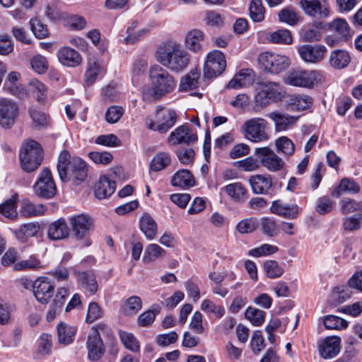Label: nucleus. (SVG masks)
Listing matches in <instances>:
<instances>
[{
    "instance_id": "obj_1",
    "label": "nucleus",
    "mask_w": 362,
    "mask_h": 362,
    "mask_svg": "<svg viewBox=\"0 0 362 362\" xmlns=\"http://www.w3.org/2000/svg\"><path fill=\"white\" fill-rule=\"evenodd\" d=\"M149 77L151 87L144 92V97L147 100H156L160 99L173 92L176 86L173 76L159 65H154L151 67Z\"/></svg>"
},
{
    "instance_id": "obj_2",
    "label": "nucleus",
    "mask_w": 362,
    "mask_h": 362,
    "mask_svg": "<svg viewBox=\"0 0 362 362\" xmlns=\"http://www.w3.org/2000/svg\"><path fill=\"white\" fill-rule=\"evenodd\" d=\"M157 54L158 61L174 72L184 70L190 62L189 54L175 42L168 43L160 48Z\"/></svg>"
},
{
    "instance_id": "obj_3",
    "label": "nucleus",
    "mask_w": 362,
    "mask_h": 362,
    "mask_svg": "<svg viewBox=\"0 0 362 362\" xmlns=\"http://www.w3.org/2000/svg\"><path fill=\"white\" fill-rule=\"evenodd\" d=\"M19 156L23 170L30 173L41 165L43 159L42 148L35 141L29 140L23 144Z\"/></svg>"
},
{
    "instance_id": "obj_4",
    "label": "nucleus",
    "mask_w": 362,
    "mask_h": 362,
    "mask_svg": "<svg viewBox=\"0 0 362 362\" xmlns=\"http://www.w3.org/2000/svg\"><path fill=\"white\" fill-rule=\"evenodd\" d=\"M322 75L318 71L296 69L286 74L284 81L293 86L310 88L320 81Z\"/></svg>"
},
{
    "instance_id": "obj_5",
    "label": "nucleus",
    "mask_w": 362,
    "mask_h": 362,
    "mask_svg": "<svg viewBox=\"0 0 362 362\" xmlns=\"http://www.w3.org/2000/svg\"><path fill=\"white\" fill-rule=\"evenodd\" d=\"M176 117L173 110L158 107L156 112L155 121L148 118L145 124L148 129L165 134L174 126Z\"/></svg>"
},
{
    "instance_id": "obj_6",
    "label": "nucleus",
    "mask_w": 362,
    "mask_h": 362,
    "mask_svg": "<svg viewBox=\"0 0 362 362\" xmlns=\"http://www.w3.org/2000/svg\"><path fill=\"white\" fill-rule=\"evenodd\" d=\"M258 62L263 71L271 74L284 71L290 65V60L286 55L269 52L260 54Z\"/></svg>"
},
{
    "instance_id": "obj_7",
    "label": "nucleus",
    "mask_w": 362,
    "mask_h": 362,
    "mask_svg": "<svg viewBox=\"0 0 362 362\" xmlns=\"http://www.w3.org/2000/svg\"><path fill=\"white\" fill-rule=\"evenodd\" d=\"M268 122L263 118L255 117L245 122L243 124L245 137L252 142H262L269 139V134L267 132Z\"/></svg>"
},
{
    "instance_id": "obj_8",
    "label": "nucleus",
    "mask_w": 362,
    "mask_h": 362,
    "mask_svg": "<svg viewBox=\"0 0 362 362\" xmlns=\"http://www.w3.org/2000/svg\"><path fill=\"white\" fill-rule=\"evenodd\" d=\"M74 238L83 241V246H89L91 241L89 238V231L92 226L90 218L84 214H80L69 218Z\"/></svg>"
},
{
    "instance_id": "obj_9",
    "label": "nucleus",
    "mask_w": 362,
    "mask_h": 362,
    "mask_svg": "<svg viewBox=\"0 0 362 362\" xmlns=\"http://www.w3.org/2000/svg\"><path fill=\"white\" fill-rule=\"evenodd\" d=\"M226 67L225 55L219 50H213L207 55L204 66V76L214 78L220 76Z\"/></svg>"
},
{
    "instance_id": "obj_10",
    "label": "nucleus",
    "mask_w": 362,
    "mask_h": 362,
    "mask_svg": "<svg viewBox=\"0 0 362 362\" xmlns=\"http://www.w3.org/2000/svg\"><path fill=\"white\" fill-rule=\"evenodd\" d=\"M33 191L37 197L45 199L52 198L55 195L56 185L51 171L48 168H44L40 173L37 182L33 185Z\"/></svg>"
},
{
    "instance_id": "obj_11",
    "label": "nucleus",
    "mask_w": 362,
    "mask_h": 362,
    "mask_svg": "<svg viewBox=\"0 0 362 362\" xmlns=\"http://www.w3.org/2000/svg\"><path fill=\"white\" fill-rule=\"evenodd\" d=\"M254 153L261 164L271 172L279 171L284 165V160L269 147L257 148Z\"/></svg>"
},
{
    "instance_id": "obj_12",
    "label": "nucleus",
    "mask_w": 362,
    "mask_h": 362,
    "mask_svg": "<svg viewBox=\"0 0 362 362\" xmlns=\"http://www.w3.org/2000/svg\"><path fill=\"white\" fill-rule=\"evenodd\" d=\"M18 115V107L13 100L0 98V125L9 128L14 123Z\"/></svg>"
},
{
    "instance_id": "obj_13",
    "label": "nucleus",
    "mask_w": 362,
    "mask_h": 362,
    "mask_svg": "<svg viewBox=\"0 0 362 362\" xmlns=\"http://www.w3.org/2000/svg\"><path fill=\"white\" fill-rule=\"evenodd\" d=\"M86 348L90 361H99L104 355L105 348L98 329L93 328L92 332L88 335Z\"/></svg>"
},
{
    "instance_id": "obj_14",
    "label": "nucleus",
    "mask_w": 362,
    "mask_h": 362,
    "mask_svg": "<svg viewBox=\"0 0 362 362\" xmlns=\"http://www.w3.org/2000/svg\"><path fill=\"white\" fill-rule=\"evenodd\" d=\"M54 284L48 278L41 276L34 281L33 295L42 304H47L53 296Z\"/></svg>"
},
{
    "instance_id": "obj_15",
    "label": "nucleus",
    "mask_w": 362,
    "mask_h": 362,
    "mask_svg": "<svg viewBox=\"0 0 362 362\" xmlns=\"http://www.w3.org/2000/svg\"><path fill=\"white\" fill-rule=\"evenodd\" d=\"M197 140V136L193 132L189 124H185L177 127L170 134L168 138V142L174 146L180 144L189 145L194 144Z\"/></svg>"
},
{
    "instance_id": "obj_16",
    "label": "nucleus",
    "mask_w": 362,
    "mask_h": 362,
    "mask_svg": "<svg viewBox=\"0 0 362 362\" xmlns=\"http://www.w3.org/2000/svg\"><path fill=\"white\" fill-rule=\"evenodd\" d=\"M298 52L303 61L316 64L324 59L327 48L322 45H304L298 48Z\"/></svg>"
},
{
    "instance_id": "obj_17",
    "label": "nucleus",
    "mask_w": 362,
    "mask_h": 362,
    "mask_svg": "<svg viewBox=\"0 0 362 362\" xmlns=\"http://www.w3.org/2000/svg\"><path fill=\"white\" fill-rule=\"evenodd\" d=\"M341 339L337 336L327 337L318 343V351L325 359L337 356L340 351Z\"/></svg>"
},
{
    "instance_id": "obj_18",
    "label": "nucleus",
    "mask_w": 362,
    "mask_h": 362,
    "mask_svg": "<svg viewBox=\"0 0 362 362\" xmlns=\"http://www.w3.org/2000/svg\"><path fill=\"white\" fill-rule=\"evenodd\" d=\"M78 286L88 295H94L98 290V283L93 271H84L76 272Z\"/></svg>"
},
{
    "instance_id": "obj_19",
    "label": "nucleus",
    "mask_w": 362,
    "mask_h": 362,
    "mask_svg": "<svg viewBox=\"0 0 362 362\" xmlns=\"http://www.w3.org/2000/svg\"><path fill=\"white\" fill-rule=\"evenodd\" d=\"M249 183L253 193L257 194H269L273 188V180L270 175H255L249 178Z\"/></svg>"
},
{
    "instance_id": "obj_20",
    "label": "nucleus",
    "mask_w": 362,
    "mask_h": 362,
    "mask_svg": "<svg viewBox=\"0 0 362 362\" xmlns=\"http://www.w3.org/2000/svg\"><path fill=\"white\" fill-rule=\"evenodd\" d=\"M299 4L304 13L309 16H319L320 18H327L329 16L330 11L328 6L322 4L319 0H301Z\"/></svg>"
},
{
    "instance_id": "obj_21",
    "label": "nucleus",
    "mask_w": 362,
    "mask_h": 362,
    "mask_svg": "<svg viewBox=\"0 0 362 362\" xmlns=\"http://www.w3.org/2000/svg\"><path fill=\"white\" fill-rule=\"evenodd\" d=\"M255 80V74L251 69H241L228 82L227 87L232 89H238L252 85Z\"/></svg>"
},
{
    "instance_id": "obj_22",
    "label": "nucleus",
    "mask_w": 362,
    "mask_h": 362,
    "mask_svg": "<svg viewBox=\"0 0 362 362\" xmlns=\"http://www.w3.org/2000/svg\"><path fill=\"white\" fill-rule=\"evenodd\" d=\"M274 123L276 132L286 131L298 119V117L289 115L279 111H274L267 115Z\"/></svg>"
},
{
    "instance_id": "obj_23",
    "label": "nucleus",
    "mask_w": 362,
    "mask_h": 362,
    "mask_svg": "<svg viewBox=\"0 0 362 362\" xmlns=\"http://www.w3.org/2000/svg\"><path fill=\"white\" fill-rule=\"evenodd\" d=\"M57 55L59 62L66 66L76 67L81 64L82 62L81 54L76 50L69 47L60 48Z\"/></svg>"
},
{
    "instance_id": "obj_24",
    "label": "nucleus",
    "mask_w": 362,
    "mask_h": 362,
    "mask_svg": "<svg viewBox=\"0 0 362 362\" xmlns=\"http://www.w3.org/2000/svg\"><path fill=\"white\" fill-rule=\"evenodd\" d=\"M325 30H329L340 38L347 41L351 37L350 27L344 18H337L332 22L325 23Z\"/></svg>"
},
{
    "instance_id": "obj_25",
    "label": "nucleus",
    "mask_w": 362,
    "mask_h": 362,
    "mask_svg": "<svg viewBox=\"0 0 362 362\" xmlns=\"http://www.w3.org/2000/svg\"><path fill=\"white\" fill-rule=\"evenodd\" d=\"M351 62V56L345 49H335L330 52L328 58L329 65L334 69H343L348 66Z\"/></svg>"
},
{
    "instance_id": "obj_26",
    "label": "nucleus",
    "mask_w": 362,
    "mask_h": 362,
    "mask_svg": "<svg viewBox=\"0 0 362 362\" xmlns=\"http://www.w3.org/2000/svg\"><path fill=\"white\" fill-rule=\"evenodd\" d=\"M116 183L106 175H103L95 185V195L98 199H103L111 196L115 191Z\"/></svg>"
},
{
    "instance_id": "obj_27",
    "label": "nucleus",
    "mask_w": 362,
    "mask_h": 362,
    "mask_svg": "<svg viewBox=\"0 0 362 362\" xmlns=\"http://www.w3.org/2000/svg\"><path fill=\"white\" fill-rule=\"evenodd\" d=\"M67 178L73 179L74 180L82 182L87 176V167L81 159L78 158H74L71 162L69 163V166L67 168Z\"/></svg>"
},
{
    "instance_id": "obj_28",
    "label": "nucleus",
    "mask_w": 362,
    "mask_h": 362,
    "mask_svg": "<svg viewBox=\"0 0 362 362\" xmlns=\"http://www.w3.org/2000/svg\"><path fill=\"white\" fill-rule=\"evenodd\" d=\"M233 201L235 202H243L247 197V189L239 182L227 185L221 189Z\"/></svg>"
},
{
    "instance_id": "obj_29",
    "label": "nucleus",
    "mask_w": 362,
    "mask_h": 362,
    "mask_svg": "<svg viewBox=\"0 0 362 362\" xmlns=\"http://www.w3.org/2000/svg\"><path fill=\"white\" fill-rule=\"evenodd\" d=\"M324 30H325V23L315 21L303 29L302 33L303 40L308 42L319 41Z\"/></svg>"
},
{
    "instance_id": "obj_30",
    "label": "nucleus",
    "mask_w": 362,
    "mask_h": 362,
    "mask_svg": "<svg viewBox=\"0 0 362 362\" xmlns=\"http://www.w3.org/2000/svg\"><path fill=\"white\" fill-rule=\"evenodd\" d=\"M105 68L103 64L95 59H90L88 62L87 69L84 74V83L90 86L95 83L98 77L105 73Z\"/></svg>"
},
{
    "instance_id": "obj_31",
    "label": "nucleus",
    "mask_w": 362,
    "mask_h": 362,
    "mask_svg": "<svg viewBox=\"0 0 362 362\" xmlns=\"http://www.w3.org/2000/svg\"><path fill=\"white\" fill-rule=\"evenodd\" d=\"M69 230L64 219L59 218L52 223L48 228V237L53 240H59L69 236Z\"/></svg>"
},
{
    "instance_id": "obj_32",
    "label": "nucleus",
    "mask_w": 362,
    "mask_h": 362,
    "mask_svg": "<svg viewBox=\"0 0 362 362\" xmlns=\"http://www.w3.org/2000/svg\"><path fill=\"white\" fill-rule=\"evenodd\" d=\"M270 210L273 214L291 219L296 218L298 214L296 205L290 206L280 200L273 202Z\"/></svg>"
},
{
    "instance_id": "obj_33",
    "label": "nucleus",
    "mask_w": 362,
    "mask_h": 362,
    "mask_svg": "<svg viewBox=\"0 0 362 362\" xmlns=\"http://www.w3.org/2000/svg\"><path fill=\"white\" fill-rule=\"evenodd\" d=\"M69 295L68 290L64 287L59 288L54 298L52 303L47 313V319L51 321L54 319L56 314L59 312L64 305Z\"/></svg>"
},
{
    "instance_id": "obj_34",
    "label": "nucleus",
    "mask_w": 362,
    "mask_h": 362,
    "mask_svg": "<svg viewBox=\"0 0 362 362\" xmlns=\"http://www.w3.org/2000/svg\"><path fill=\"white\" fill-rule=\"evenodd\" d=\"M204 39V34L198 29L189 31L185 36V47L194 52H197L202 49V43Z\"/></svg>"
},
{
    "instance_id": "obj_35",
    "label": "nucleus",
    "mask_w": 362,
    "mask_h": 362,
    "mask_svg": "<svg viewBox=\"0 0 362 362\" xmlns=\"http://www.w3.org/2000/svg\"><path fill=\"white\" fill-rule=\"evenodd\" d=\"M361 189L360 185L353 179L344 177L339 185L332 191V196L339 197L342 194H356Z\"/></svg>"
},
{
    "instance_id": "obj_36",
    "label": "nucleus",
    "mask_w": 362,
    "mask_h": 362,
    "mask_svg": "<svg viewBox=\"0 0 362 362\" xmlns=\"http://www.w3.org/2000/svg\"><path fill=\"white\" fill-rule=\"evenodd\" d=\"M200 71L195 69L191 70L180 80L179 90L180 91H189L196 89L199 86Z\"/></svg>"
},
{
    "instance_id": "obj_37",
    "label": "nucleus",
    "mask_w": 362,
    "mask_h": 362,
    "mask_svg": "<svg viewBox=\"0 0 362 362\" xmlns=\"http://www.w3.org/2000/svg\"><path fill=\"white\" fill-rule=\"evenodd\" d=\"M46 207L42 204H34L28 199H23L20 209V215L25 218L41 216L45 214Z\"/></svg>"
},
{
    "instance_id": "obj_38",
    "label": "nucleus",
    "mask_w": 362,
    "mask_h": 362,
    "mask_svg": "<svg viewBox=\"0 0 362 362\" xmlns=\"http://www.w3.org/2000/svg\"><path fill=\"white\" fill-rule=\"evenodd\" d=\"M139 226L141 230L148 240H152L156 237L158 226L154 219L148 214H144L141 216Z\"/></svg>"
},
{
    "instance_id": "obj_39",
    "label": "nucleus",
    "mask_w": 362,
    "mask_h": 362,
    "mask_svg": "<svg viewBox=\"0 0 362 362\" xmlns=\"http://www.w3.org/2000/svg\"><path fill=\"white\" fill-rule=\"evenodd\" d=\"M313 103V98L308 95H291L288 98V105L292 110L303 111L309 108Z\"/></svg>"
},
{
    "instance_id": "obj_40",
    "label": "nucleus",
    "mask_w": 362,
    "mask_h": 362,
    "mask_svg": "<svg viewBox=\"0 0 362 362\" xmlns=\"http://www.w3.org/2000/svg\"><path fill=\"white\" fill-rule=\"evenodd\" d=\"M40 230V225L37 223H28L23 224L15 231L16 238L21 243H25L30 237L36 236Z\"/></svg>"
},
{
    "instance_id": "obj_41",
    "label": "nucleus",
    "mask_w": 362,
    "mask_h": 362,
    "mask_svg": "<svg viewBox=\"0 0 362 362\" xmlns=\"http://www.w3.org/2000/svg\"><path fill=\"white\" fill-rule=\"evenodd\" d=\"M170 182L174 187L186 188L194 186L195 181L188 170H180L173 176Z\"/></svg>"
},
{
    "instance_id": "obj_42",
    "label": "nucleus",
    "mask_w": 362,
    "mask_h": 362,
    "mask_svg": "<svg viewBox=\"0 0 362 362\" xmlns=\"http://www.w3.org/2000/svg\"><path fill=\"white\" fill-rule=\"evenodd\" d=\"M266 39L273 44L291 45L293 42L291 33L287 29H279L268 33Z\"/></svg>"
},
{
    "instance_id": "obj_43",
    "label": "nucleus",
    "mask_w": 362,
    "mask_h": 362,
    "mask_svg": "<svg viewBox=\"0 0 362 362\" xmlns=\"http://www.w3.org/2000/svg\"><path fill=\"white\" fill-rule=\"evenodd\" d=\"M260 86L272 101L281 100L284 95L283 87L278 83L267 81L261 83Z\"/></svg>"
},
{
    "instance_id": "obj_44",
    "label": "nucleus",
    "mask_w": 362,
    "mask_h": 362,
    "mask_svg": "<svg viewBox=\"0 0 362 362\" xmlns=\"http://www.w3.org/2000/svg\"><path fill=\"white\" fill-rule=\"evenodd\" d=\"M279 21L291 26H295L300 21L299 13L292 6H287L281 9L278 13Z\"/></svg>"
},
{
    "instance_id": "obj_45",
    "label": "nucleus",
    "mask_w": 362,
    "mask_h": 362,
    "mask_svg": "<svg viewBox=\"0 0 362 362\" xmlns=\"http://www.w3.org/2000/svg\"><path fill=\"white\" fill-rule=\"evenodd\" d=\"M29 115L32 119L33 127L37 129L46 128L49 124V117L42 111L31 107L29 110Z\"/></svg>"
},
{
    "instance_id": "obj_46",
    "label": "nucleus",
    "mask_w": 362,
    "mask_h": 362,
    "mask_svg": "<svg viewBox=\"0 0 362 362\" xmlns=\"http://www.w3.org/2000/svg\"><path fill=\"white\" fill-rule=\"evenodd\" d=\"M57 333L59 342L67 345L74 341L76 328L62 322L57 326Z\"/></svg>"
},
{
    "instance_id": "obj_47",
    "label": "nucleus",
    "mask_w": 362,
    "mask_h": 362,
    "mask_svg": "<svg viewBox=\"0 0 362 362\" xmlns=\"http://www.w3.org/2000/svg\"><path fill=\"white\" fill-rule=\"evenodd\" d=\"M31 92L35 95L36 100L42 104H45L47 99V88L41 81L34 79L29 83Z\"/></svg>"
},
{
    "instance_id": "obj_48",
    "label": "nucleus",
    "mask_w": 362,
    "mask_h": 362,
    "mask_svg": "<svg viewBox=\"0 0 362 362\" xmlns=\"http://www.w3.org/2000/svg\"><path fill=\"white\" fill-rule=\"evenodd\" d=\"M43 268L41 261L34 256L21 260L13 265V269L16 271L40 270Z\"/></svg>"
},
{
    "instance_id": "obj_49",
    "label": "nucleus",
    "mask_w": 362,
    "mask_h": 362,
    "mask_svg": "<svg viewBox=\"0 0 362 362\" xmlns=\"http://www.w3.org/2000/svg\"><path fill=\"white\" fill-rule=\"evenodd\" d=\"M171 163V157L169 153L160 152L156 154L150 163V169L153 171H160Z\"/></svg>"
},
{
    "instance_id": "obj_50",
    "label": "nucleus",
    "mask_w": 362,
    "mask_h": 362,
    "mask_svg": "<svg viewBox=\"0 0 362 362\" xmlns=\"http://www.w3.org/2000/svg\"><path fill=\"white\" fill-rule=\"evenodd\" d=\"M165 253V250L158 245L150 244L145 249L143 262L146 264L152 262L158 258L164 257Z\"/></svg>"
},
{
    "instance_id": "obj_51",
    "label": "nucleus",
    "mask_w": 362,
    "mask_h": 362,
    "mask_svg": "<svg viewBox=\"0 0 362 362\" xmlns=\"http://www.w3.org/2000/svg\"><path fill=\"white\" fill-rule=\"evenodd\" d=\"M142 308V300L137 296L128 298L122 305V310L126 315H134Z\"/></svg>"
},
{
    "instance_id": "obj_52",
    "label": "nucleus",
    "mask_w": 362,
    "mask_h": 362,
    "mask_svg": "<svg viewBox=\"0 0 362 362\" xmlns=\"http://www.w3.org/2000/svg\"><path fill=\"white\" fill-rule=\"evenodd\" d=\"M263 268L266 275L269 279H276L282 276L284 269L275 260H267L263 264Z\"/></svg>"
},
{
    "instance_id": "obj_53",
    "label": "nucleus",
    "mask_w": 362,
    "mask_h": 362,
    "mask_svg": "<svg viewBox=\"0 0 362 362\" xmlns=\"http://www.w3.org/2000/svg\"><path fill=\"white\" fill-rule=\"evenodd\" d=\"M250 16L255 22H261L264 18L265 9L262 0H252L250 8Z\"/></svg>"
},
{
    "instance_id": "obj_54",
    "label": "nucleus",
    "mask_w": 362,
    "mask_h": 362,
    "mask_svg": "<svg viewBox=\"0 0 362 362\" xmlns=\"http://www.w3.org/2000/svg\"><path fill=\"white\" fill-rule=\"evenodd\" d=\"M16 196H13L11 199L6 200L4 204H0V213L8 218H15L18 216L16 211Z\"/></svg>"
},
{
    "instance_id": "obj_55",
    "label": "nucleus",
    "mask_w": 362,
    "mask_h": 362,
    "mask_svg": "<svg viewBox=\"0 0 362 362\" xmlns=\"http://www.w3.org/2000/svg\"><path fill=\"white\" fill-rule=\"evenodd\" d=\"M119 337L126 349L133 352H138L139 351V342L132 333L119 331Z\"/></svg>"
},
{
    "instance_id": "obj_56",
    "label": "nucleus",
    "mask_w": 362,
    "mask_h": 362,
    "mask_svg": "<svg viewBox=\"0 0 362 362\" xmlns=\"http://www.w3.org/2000/svg\"><path fill=\"white\" fill-rule=\"evenodd\" d=\"M262 233L271 238L276 237L279 233V227L274 218L264 217L260 223Z\"/></svg>"
},
{
    "instance_id": "obj_57",
    "label": "nucleus",
    "mask_w": 362,
    "mask_h": 362,
    "mask_svg": "<svg viewBox=\"0 0 362 362\" xmlns=\"http://www.w3.org/2000/svg\"><path fill=\"white\" fill-rule=\"evenodd\" d=\"M278 251L279 247L277 246L265 243L249 250L248 255L255 257H260L272 255L276 253Z\"/></svg>"
},
{
    "instance_id": "obj_58",
    "label": "nucleus",
    "mask_w": 362,
    "mask_h": 362,
    "mask_svg": "<svg viewBox=\"0 0 362 362\" xmlns=\"http://www.w3.org/2000/svg\"><path fill=\"white\" fill-rule=\"evenodd\" d=\"M69 158L70 155L67 151H62L59 156L57 167L59 177L63 182L66 181L68 175L67 168L69 166V163L71 162V160H69Z\"/></svg>"
},
{
    "instance_id": "obj_59",
    "label": "nucleus",
    "mask_w": 362,
    "mask_h": 362,
    "mask_svg": "<svg viewBox=\"0 0 362 362\" xmlns=\"http://www.w3.org/2000/svg\"><path fill=\"white\" fill-rule=\"evenodd\" d=\"M275 145L279 153L286 156H291L293 153L295 147L291 139L286 136H281L276 140Z\"/></svg>"
},
{
    "instance_id": "obj_60",
    "label": "nucleus",
    "mask_w": 362,
    "mask_h": 362,
    "mask_svg": "<svg viewBox=\"0 0 362 362\" xmlns=\"http://www.w3.org/2000/svg\"><path fill=\"white\" fill-rule=\"evenodd\" d=\"M245 315L255 326H259L264 322L265 313L257 308L248 307L245 310Z\"/></svg>"
},
{
    "instance_id": "obj_61",
    "label": "nucleus",
    "mask_w": 362,
    "mask_h": 362,
    "mask_svg": "<svg viewBox=\"0 0 362 362\" xmlns=\"http://www.w3.org/2000/svg\"><path fill=\"white\" fill-rule=\"evenodd\" d=\"M323 323L327 329H341L348 326V322L345 320L335 315L325 317Z\"/></svg>"
},
{
    "instance_id": "obj_62",
    "label": "nucleus",
    "mask_w": 362,
    "mask_h": 362,
    "mask_svg": "<svg viewBox=\"0 0 362 362\" xmlns=\"http://www.w3.org/2000/svg\"><path fill=\"white\" fill-rule=\"evenodd\" d=\"M259 226V222L257 218L250 217L247 218H245L240 221L236 228L238 231L240 233H252L256 230V228Z\"/></svg>"
},
{
    "instance_id": "obj_63",
    "label": "nucleus",
    "mask_w": 362,
    "mask_h": 362,
    "mask_svg": "<svg viewBox=\"0 0 362 362\" xmlns=\"http://www.w3.org/2000/svg\"><path fill=\"white\" fill-rule=\"evenodd\" d=\"M201 309L205 313L214 315L218 318H221L225 313L223 306L216 305L209 299H204L202 301Z\"/></svg>"
},
{
    "instance_id": "obj_64",
    "label": "nucleus",
    "mask_w": 362,
    "mask_h": 362,
    "mask_svg": "<svg viewBox=\"0 0 362 362\" xmlns=\"http://www.w3.org/2000/svg\"><path fill=\"white\" fill-rule=\"evenodd\" d=\"M30 25L32 32L37 38L43 39L49 36L47 25L43 24L39 19H30Z\"/></svg>"
}]
</instances>
